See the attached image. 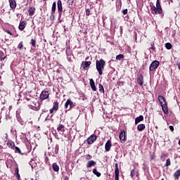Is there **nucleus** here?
I'll list each match as a JSON object with an SVG mask.
<instances>
[{
	"mask_svg": "<svg viewBox=\"0 0 180 180\" xmlns=\"http://www.w3.org/2000/svg\"><path fill=\"white\" fill-rule=\"evenodd\" d=\"M105 65H106V62L103 59L96 60V68L100 75L103 74V70H105Z\"/></svg>",
	"mask_w": 180,
	"mask_h": 180,
	"instance_id": "nucleus-1",
	"label": "nucleus"
},
{
	"mask_svg": "<svg viewBox=\"0 0 180 180\" xmlns=\"http://www.w3.org/2000/svg\"><path fill=\"white\" fill-rule=\"evenodd\" d=\"M158 99L160 103L163 112L165 113V115H168V105H167L165 98L162 96H158Z\"/></svg>",
	"mask_w": 180,
	"mask_h": 180,
	"instance_id": "nucleus-2",
	"label": "nucleus"
},
{
	"mask_svg": "<svg viewBox=\"0 0 180 180\" xmlns=\"http://www.w3.org/2000/svg\"><path fill=\"white\" fill-rule=\"evenodd\" d=\"M75 106V103L72 102L71 99H68L66 103H65V108L66 109L65 113H67L68 110H71V109H72V108H74Z\"/></svg>",
	"mask_w": 180,
	"mask_h": 180,
	"instance_id": "nucleus-3",
	"label": "nucleus"
},
{
	"mask_svg": "<svg viewBox=\"0 0 180 180\" xmlns=\"http://www.w3.org/2000/svg\"><path fill=\"white\" fill-rule=\"evenodd\" d=\"M158 65H160V61L153 60L149 67V71H154L156 68H158Z\"/></svg>",
	"mask_w": 180,
	"mask_h": 180,
	"instance_id": "nucleus-4",
	"label": "nucleus"
},
{
	"mask_svg": "<svg viewBox=\"0 0 180 180\" xmlns=\"http://www.w3.org/2000/svg\"><path fill=\"white\" fill-rule=\"evenodd\" d=\"M136 82L140 85V86H143V85H144V76L143 74L140 73L137 75Z\"/></svg>",
	"mask_w": 180,
	"mask_h": 180,
	"instance_id": "nucleus-5",
	"label": "nucleus"
},
{
	"mask_svg": "<svg viewBox=\"0 0 180 180\" xmlns=\"http://www.w3.org/2000/svg\"><path fill=\"white\" fill-rule=\"evenodd\" d=\"M96 135L95 134H91L89 138L86 139V141L87 143V144H94V143H95V141H96Z\"/></svg>",
	"mask_w": 180,
	"mask_h": 180,
	"instance_id": "nucleus-6",
	"label": "nucleus"
},
{
	"mask_svg": "<svg viewBox=\"0 0 180 180\" xmlns=\"http://www.w3.org/2000/svg\"><path fill=\"white\" fill-rule=\"evenodd\" d=\"M49 95L50 94L49 93V91L46 90H43L39 96L40 100L44 101L46 99H48Z\"/></svg>",
	"mask_w": 180,
	"mask_h": 180,
	"instance_id": "nucleus-7",
	"label": "nucleus"
},
{
	"mask_svg": "<svg viewBox=\"0 0 180 180\" xmlns=\"http://www.w3.org/2000/svg\"><path fill=\"white\" fill-rule=\"evenodd\" d=\"M119 137L121 143H126V140L127 139V135L126 134L125 131H121Z\"/></svg>",
	"mask_w": 180,
	"mask_h": 180,
	"instance_id": "nucleus-8",
	"label": "nucleus"
},
{
	"mask_svg": "<svg viewBox=\"0 0 180 180\" xmlns=\"http://www.w3.org/2000/svg\"><path fill=\"white\" fill-rule=\"evenodd\" d=\"M150 11L153 15H157V13L161 15V13H162V10H158V7H155V6H152L150 7Z\"/></svg>",
	"mask_w": 180,
	"mask_h": 180,
	"instance_id": "nucleus-9",
	"label": "nucleus"
},
{
	"mask_svg": "<svg viewBox=\"0 0 180 180\" xmlns=\"http://www.w3.org/2000/svg\"><path fill=\"white\" fill-rule=\"evenodd\" d=\"M58 18L59 19L61 18V15H62V12H63V3L61 2V0H58Z\"/></svg>",
	"mask_w": 180,
	"mask_h": 180,
	"instance_id": "nucleus-10",
	"label": "nucleus"
},
{
	"mask_svg": "<svg viewBox=\"0 0 180 180\" xmlns=\"http://www.w3.org/2000/svg\"><path fill=\"white\" fill-rule=\"evenodd\" d=\"M115 180H119V164H115Z\"/></svg>",
	"mask_w": 180,
	"mask_h": 180,
	"instance_id": "nucleus-11",
	"label": "nucleus"
},
{
	"mask_svg": "<svg viewBox=\"0 0 180 180\" xmlns=\"http://www.w3.org/2000/svg\"><path fill=\"white\" fill-rule=\"evenodd\" d=\"M91 63V61H83L82 63L81 67L83 68V70H86V68H88L90 67Z\"/></svg>",
	"mask_w": 180,
	"mask_h": 180,
	"instance_id": "nucleus-12",
	"label": "nucleus"
},
{
	"mask_svg": "<svg viewBox=\"0 0 180 180\" xmlns=\"http://www.w3.org/2000/svg\"><path fill=\"white\" fill-rule=\"evenodd\" d=\"M110 148H112V141L108 140L105 145V150L106 152L110 151Z\"/></svg>",
	"mask_w": 180,
	"mask_h": 180,
	"instance_id": "nucleus-13",
	"label": "nucleus"
},
{
	"mask_svg": "<svg viewBox=\"0 0 180 180\" xmlns=\"http://www.w3.org/2000/svg\"><path fill=\"white\" fill-rule=\"evenodd\" d=\"M96 165V162L94 160H89L87 162L86 167V168H91V167H95Z\"/></svg>",
	"mask_w": 180,
	"mask_h": 180,
	"instance_id": "nucleus-14",
	"label": "nucleus"
},
{
	"mask_svg": "<svg viewBox=\"0 0 180 180\" xmlns=\"http://www.w3.org/2000/svg\"><path fill=\"white\" fill-rule=\"evenodd\" d=\"M10 8L11 9H16V1L15 0H8Z\"/></svg>",
	"mask_w": 180,
	"mask_h": 180,
	"instance_id": "nucleus-15",
	"label": "nucleus"
},
{
	"mask_svg": "<svg viewBox=\"0 0 180 180\" xmlns=\"http://www.w3.org/2000/svg\"><path fill=\"white\" fill-rule=\"evenodd\" d=\"M89 84L92 91H96V86H95V82L94 81V79H89Z\"/></svg>",
	"mask_w": 180,
	"mask_h": 180,
	"instance_id": "nucleus-16",
	"label": "nucleus"
},
{
	"mask_svg": "<svg viewBox=\"0 0 180 180\" xmlns=\"http://www.w3.org/2000/svg\"><path fill=\"white\" fill-rule=\"evenodd\" d=\"M26 23H27L26 21L20 22L18 26L19 30H23L25 27H26Z\"/></svg>",
	"mask_w": 180,
	"mask_h": 180,
	"instance_id": "nucleus-17",
	"label": "nucleus"
},
{
	"mask_svg": "<svg viewBox=\"0 0 180 180\" xmlns=\"http://www.w3.org/2000/svg\"><path fill=\"white\" fill-rule=\"evenodd\" d=\"M144 120V117L143 115H139L135 119V124H138L140 122H143Z\"/></svg>",
	"mask_w": 180,
	"mask_h": 180,
	"instance_id": "nucleus-18",
	"label": "nucleus"
},
{
	"mask_svg": "<svg viewBox=\"0 0 180 180\" xmlns=\"http://www.w3.org/2000/svg\"><path fill=\"white\" fill-rule=\"evenodd\" d=\"M29 108L30 109H32V110H35V111H37V110H40V105H36V104H34V105H29Z\"/></svg>",
	"mask_w": 180,
	"mask_h": 180,
	"instance_id": "nucleus-19",
	"label": "nucleus"
},
{
	"mask_svg": "<svg viewBox=\"0 0 180 180\" xmlns=\"http://www.w3.org/2000/svg\"><path fill=\"white\" fill-rule=\"evenodd\" d=\"M52 168L56 172H58V171H60V167L56 162L52 165Z\"/></svg>",
	"mask_w": 180,
	"mask_h": 180,
	"instance_id": "nucleus-20",
	"label": "nucleus"
},
{
	"mask_svg": "<svg viewBox=\"0 0 180 180\" xmlns=\"http://www.w3.org/2000/svg\"><path fill=\"white\" fill-rule=\"evenodd\" d=\"M34 11H36V8H34V7H30L28 13L30 16H33V15H34Z\"/></svg>",
	"mask_w": 180,
	"mask_h": 180,
	"instance_id": "nucleus-21",
	"label": "nucleus"
},
{
	"mask_svg": "<svg viewBox=\"0 0 180 180\" xmlns=\"http://www.w3.org/2000/svg\"><path fill=\"white\" fill-rule=\"evenodd\" d=\"M6 58V56L5 55V53L4 51H0V60L4 61Z\"/></svg>",
	"mask_w": 180,
	"mask_h": 180,
	"instance_id": "nucleus-22",
	"label": "nucleus"
},
{
	"mask_svg": "<svg viewBox=\"0 0 180 180\" xmlns=\"http://www.w3.org/2000/svg\"><path fill=\"white\" fill-rule=\"evenodd\" d=\"M137 129L139 131H143L146 129V125L144 124H140L138 125Z\"/></svg>",
	"mask_w": 180,
	"mask_h": 180,
	"instance_id": "nucleus-23",
	"label": "nucleus"
},
{
	"mask_svg": "<svg viewBox=\"0 0 180 180\" xmlns=\"http://www.w3.org/2000/svg\"><path fill=\"white\" fill-rule=\"evenodd\" d=\"M7 146L9 148H15V143L12 141H8L7 142Z\"/></svg>",
	"mask_w": 180,
	"mask_h": 180,
	"instance_id": "nucleus-24",
	"label": "nucleus"
},
{
	"mask_svg": "<svg viewBox=\"0 0 180 180\" xmlns=\"http://www.w3.org/2000/svg\"><path fill=\"white\" fill-rule=\"evenodd\" d=\"M57 4L55 2L53 3L52 4V8H51V13H56V9Z\"/></svg>",
	"mask_w": 180,
	"mask_h": 180,
	"instance_id": "nucleus-25",
	"label": "nucleus"
},
{
	"mask_svg": "<svg viewBox=\"0 0 180 180\" xmlns=\"http://www.w3.org/2000/svg\"><path fill=\"white\" fill-rule=\"evenodd\" d=\"M179 176H180V169L176 171L174 174V177L176 179H179Z\"/></svg>",
	"mask_w": 180,
	"mask_h": 180,
	"instance_id": "nucleus-26",
	"label": "nucleus"
},
{
	"mask_svg": "<svg viewBox=\"0 0 180 180\" xmlns=\"http://www.w3.org/2000/svg\"><path fill=\"white\" fill-rule=\"evenodd\" d=\"M58 105H59V103L58 101H56L53 103V109H54V110L57 111L58 110Z\"/></svg>",
	"mask_w": 180,
	"mask_h": 180,
	"instance_id": "nucleus-27",
	"label": "nucleus"
},
{
	"mask_svg": "<svg viewBox=\"0 0 180 180\" xmlns=\"http://www.w3.org/2000/svg\"><path fill=\"white\" fill-rule=\"evenodd\" d=\"M156 7L158 8L159 11H162V7H161V3H160V0L156 1Z\"/></svg>",
	"mask_w": 180,
	"mask_h": 180,
	"instance_id": "nucleus-28",
	"label": "nucleus"
},
{
	"mask_svg": "<svg viewBox=\"0 0 180 180\" xmlns=\"http://www.w3.org/2000/svg\"><path fill=\"white\" fill-rule=\"evenodd\" d=\"M98 89L100 91V92L105 94V89L103 88V85L102 84H98Z\"/></svg>",
	"mask_w": 180,
	"mask_h": 180,
	"instance_id": "nucleus-29",
	"label": "nucleus"
},
{
	"mask_svg": "<svg viewBox=\"0 0 180 180\" xmlns=\"http://www.w3.org/2000/svg\"><path fill=\"white\" fill-rule=\"evenodd\" d=\"M93 174H94V175H96V176L98 177L101 176V172H98L96 169H93Z\"/></svg>",
	"mask_w": 180,
	"mask_h": 180,
	"instance_id": "nucleus-30",
	"label": "nucleus"
},
{
	"mask_svg": "<svg viewBox=\"0 0 180 180\" xmlns=\"http://www.w3.org/2000/svg\"><path fill=\"white\" fill-rule=\"evenodd\" d=\"M16 178L18 180H20V174H19V168L15 169Z\"/></svg>",
	"mask_w": 180,
	"mask_h": 180,
	"instance_id": "nucleus-31",
	"label": "nucleus"
},
{
	"mask_svg": "<svg viewBox=\"0 0 180 180\" xmlns=\"http://www.w3.org/2000/svg\"><path fill=\"white\" fill-rule=\"evenodd\" d=\"M165 47L167 50H171V49H172V44H171V43H166L165 44Z\"/></svg>",
	"mask_w": 180,
	"mask_h": 180,
	"instance_id": "nucleus-32",
	"label": "nucleus"
},
{
	"mask_svg": "<svg viewBox=\"0 0 180 180\" xmlns=\"http://www.w3.org/2000/svg\"><path fill=\"white\" fill-rule=\"evenodd\" d=\"M122 58H124V56L123 54H119L116 56V60H117L118 61H120Z\"/></svg>",
	"mask_w": 180,
	"mask_h": 180,
	"instance_id": "nucleus-33",
	"label": "nucleus"
},
{
	"mask_svg": "<svg viewBox=\"0 0 180 180\" xmlns=\"http://www.w3.org/2000/svg\"><path fill=\"white\" fill-rule=\"evenodd\" d=\"M15 153H18V154H22V151L20 150V148H19V147L18 146L15 147Z\"/></svg>",
	"mask_w": 180,
	"mask_h": 180,
	"instance_id": "nucleus-34",
	"label": "nucleus"
},
{
	"mask_svg": "<svg viewBox=\"0 0 180 180\" xmlns=\"http://www.w3.org/2000/svg\"><path fill=\"white\" fill-rule=\"evenodd\" d=\"M30 44L32 46V47H36V40L32 39L30 41Z\"/></svg>",
	"mask_w": 180,
	"mask_h": 180,
	"instance_id": "nucleus-35",
	"label": "nucleus"
},
{
	"mask_svg": "<svg viewBox=\"0 0 180 180\" xmlns=\"http://www.w3.org/2000/svg\"><path fill=\"white\" fill-rule=\"evenodd\" d=\"M64 125L60 124L59 127L57 128L58 131H63V129H64Z\"/></svg>",
	"mask_w": 180,
	"mask_h": 180,
	"instance_id": "nucleus-36",
	"label": "nucleus"
},
{
	"mask_svg": "<svg viewBox=\"0 0 180 180\" xmlns=\"http://www.w3.org/2000/svg\"><path fill=\"white\" fill-rule=\"evenodd\" d=\"M18 49H19V50L23 49V41H21V42L18 44Z\"/></svg>",
	"mask_w": 180,
	"mask_h": 180,
	"instance_id": "nucleus-37",
	"label": "nucleus"
},
{
	"mask_svg": "<svg viewBox=\"0 0 180 180\" xmlns=\"http://www.w3.org/2000/svg\"><path fill=\"white\" fill-rule=\"evenodd\" d=\"M169 165H171V160L170 159H167L165 167H169Z\"/></svg>",
	"mask_w": 180,
	"mask_h": 180,
	"instance_id": "nucleus-38",
	"label": "nucleus"
},
{
	"mask_svg": "<svg viewBox=\"0 0 180 180\" xmlns=\"http://www.w3.org/2000/svg\"><path fill=\"white\" fill-rule=\"evenodd\" d=\"M55 16H54V13H51V15L49 17V20H51V22H53V20H54L55 19Z\"/></svg>",
	"mask_w": 180,
	"mask_h": 180,
	"instance_id": "nucleus-39",
	"label": "nucleus"
},
{
	"mask_svg": "<svg viewBox=\"0 0 180 180\" xmlns=\"http://www.w3.org/2000/svg\"><path fill=\"white\" fill-rule=\"evenodd\" d=\"M150 46H151L149 48V50H155V46L154 43H152L150 44Z\"/></svg>",
	"mask_w": 180,
	"mask_h": 180,
	"instance_id": "nucleus-40",
	"label": "nucleus"
},
{
	"mask_svg": "<svg viewBox=\"0 0 180 180\" xmlns=\"http://www.w3.org/2000/svg\"><path fill=\"white\" fill-rule=\"evenodd\" d=\"M90 13H91V10H89V8H86V16H89Z\"/></svg>",
	"mask_w": 180,
	"mask_h": 180,
	"instance_id": "nucleus-41",
	"label": "nucleus"
},
{
	"mask_svg": "<svg viewBox=\"0 0 180 180\" xmlns=\"http://www.w3.org/2000/svg\"><path fill=\"white\" fill-rule=\"evenodd\" d=\"M130 175H131V178H134V175H136V173H135V172H134V169H132V170L131 171Z\"/></svg>",
	"mask_w": 180,
	"mask_h": 180,
	"instance_id": "nucleus-42",
	"label": "nucleus"
},
{
	"mask_svg": "<svg viewBox=\"0 0 180 180\" xmlns=\"http://www.w3.org/2000/svg\"><path fill=\"white\" fill-rule=\"evenodd\" d=\"M65 53H66V56H71V50L66 49Z\"/></svg>",
	"mask_w": 180,
	"mask_h": 180,
	"instance_id": "nucleus-43",
	"label": "nucleus"
},
{
	"mask_svg": "<svg viewBox=\"0 0 180 180\" xmlns=\"http://www.w3.org/2000/svg\"><path fill=\"white\" fill-rule=\"evenodd\" d=\"M127 12H128L127 8L122 11V13H123V15H127Z\"/></svg>",
	"mask_w": 180,
	"mask_h": 180,
	"instance_id": "nucleus-44",
	"label": "nucleus"
},
{
	"mask_svg": "<svg viewBox=\"0 0 180 180\" xmlns=\"http://www.w3.org/2000/svg\"><path fill=\"white\" fill-rule=\"evenodd\" d=\"M91 158H92V156H91V155H86V160H91Z\"/></svg>",
	"mask_w": 180,
	"mask_h": 180,
	"instance_id": "nucleus-45",
	"label": "nucleus"
},
{
	"mask_svg": "<svg viewBox=\"0 0 180 180\" xmlns=\"http://www.w3.org/2000/svg\"><path fill=\"white\" fill-rule=\"evenodd\" d=\"M68 3H69V5H72V4H74V1L73 0H69Z\"/></svg>",
	"mask_w": 180,
	"mask_h": 180,
	"instance_id": "nucleus-46",
	"label": "nucleus"
},
{
	"mask_svg": "<svg viewBox=\"0 0 180 180\" xmlns=\"http://www.w3.org/2000/svg\"><path fill=\"white\" fill-rule=\"evenodd\" d=\"M169 127V129L171 130V131H174V126L170 125Z\"/></svg>",
	"mask_w": 180,
	"mask_h": 180,
	"instance_id": "nucleus-47",
	"label": "nucleus"
},
{
	"mask_svg": "<svg viewBox=\"0 0 180 180\" xmlns=\"http://www.w3.org/2000/svg\"><path fill=\"white\" fill-rule=\"evenodd\" d=\"M176 65H177L179 70H180V62H176Z\"/></svg>",
	"mask_w": 180,
	"mask_h": 180,
	"instance_id": "nucleus-48",
	"label": "nucleus"
},
{
	"mask_svg": "<svg viewBox=\"0 0 180 180\" xmlns=\"http://www.w3.org/2000/svg\"><path fill=\"white\" fill-rule=\"evenodd\" d=\"M6 33H8V34H10L11 36H12V32H11V31L7 30Z\"/></svg>",
	"mask_w": 180,
	"mask_h": 180,
	"instance_id": "nucleus-49",
	"label": "nucleus"
},
{
	"mask_svg": "<svg viewBox=\"0 0 180 180\" xmlns=\"http://www.w3.org/2000/svg\"><path fill=\"white\" fill-rule=\"evenodd\" d=\"M49 112H50L51 114V113H53L54 109L51 108L50 110H49Z\"/></svg>",
	"mask_w": 180,
	"mask_h": 180,
	"instance_id": "nucleus-50",
	"label": "nucleus"
},
{
	"mask_svg": "<svg viewBox=\"0 0 180 180\" xmlns=\"http://www.w3.org/2000/svg\"><path fill=\"white\" fill-rule=\"evenodd\" d=\"M55 153H56V154L58 153V148H57V147L56 148Z\"/></svg>",
	"mask_w": 180,
	"mask_h": 180,
	"instance_id": "nucleus-51",
	"label": "nucleus"
},
{
	"mask_svg": "<svg viewBox=\"0 0 180 180\" xmlns=\"http://www.w3.org/2000/svg\"><path fill=\"white\" fill-rule=\"evenodd\" d=\"M47 120H50V119H49V115H47V117L45 119V122H47Z\"/></svg>",
	"mask_w": 180,
	"mask_h": 180,
	"instance_id": "nucleus-52",
	"label": "nucleus"
},
{
	"mask_svg": "<svg viewBox=\"0 0 180 180\" xmlns=\"http://www.w3.org/2000/svg\"><path fill=\"white\" fill-rule=\"evenodd\" d=\"M160 18L162 19V18H164V14L160 13Z\"/></svg>",
	"mask_w": 180,
	"mask_h": 180,
	"instance_id": "nucleus-53",
	"label": "nucleus"
},
{
	"mask_svg": "<svg viewBox=\"0 0 180 180\" xmlns=\"http://www.w3.org/2000/svg\"><path fill=\"white\" fill-rule=\"evenodd\" d=\"M9 119V117L8 115H6V120H8Z\"/></svg>",
	"mask_w": 180,
	"mask_h": 180,
	"instance_id": "nucleus-54",
	"label": "nucleus"
},
{
	"mask_svg": "<svg viewBox=\"0 0 180 180\" xmlns=\"http://www.w3.org/2000/svg\"><path fill=\"white\" fill-rule=\"evenodd\" d=\"M103 22H105V17H103Z\"/></svg>",
	"mask_w": 180,
	"mask_h": 180,
	"instance_id": "nucleus-55",
	"label": "nucleus"
},
{
	"mask_svg": "<svg viewBox=\"0 0 180 180\" xmlns=\"http://www.w3.org/2000/svg\"><path fill=\"white\" fill-rule=\"evenodd\" d=\"M2 119V117L0 116V120ZM0 123H1V120H0Z\"/></svg>",
	"mask_w": 180,
	"mask_h": 180,
	"instance_id": "nucleus-56",
	"label": "nucleus"
},
{
	"mask_svg": "<svg viewBox=\"0 0 180 180\" xmlns=\"http://www.w3.org/2000/svg\"><path fill=\"white\" fill-rule=\"evenodd\" d=\"M17 16H19V13L17 14Z\"/></svg>",
	"mask_w": 180,
	"mask_h": 180,
	"instance_id": "nucleus-57",
	"label": "nucleus"
},
{
	"mask_svg": "<svg viewBox=\"0 0 180 180\" xmlns=\"http://www.w3.org/2000/svg\"><path fill=\"white\" fill-rule=\"evenodd\" d=\"M44 1H47V0H44Z\"/></svg>",
	"mask_w": 180,
	"mask_h": 180,
	"instance_id": "nucleus-58",
	"label": "nucleus"
},
{
	"mask_svg": "<svg viewBox=\"0 0 180 180\" xmlns=\"http://www.w3.org/2000/svg\"><path fill=\"white\" fill-rule=\"evenodd\" d=\"M179 158H180V156H179Z\"/></svg>",
	"mask_w": 180,
	"mask_h": 180,
	"instance_id": "nucleus-59",
	"label": "nucleus"
}]
</instances>
